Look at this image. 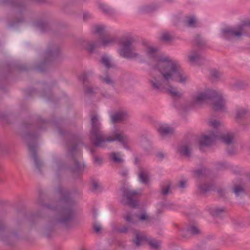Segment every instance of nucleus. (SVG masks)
Listing matches in <instances>:
<instances>
[{
	"label": "nucleus",
	"mask_w": 250,
	"mask_h": 250,
	"mask_svg": "<svg viewBox=\"0 0 250 250\" xmlns=\"http://www.w3.org/2000/svg\"><path fill=\"white\" fill-rule=\"evenodd\" d=\"M57 192L60 197L58 203L43 204L40 201L39 204L41 206L57 212L51 222L44 228L43 235L48 239L51 238L54 230L61 227L68 230L74 227L73 221L75 218L76 211L74 206L76 202L71 197V192L66 188H63L59 186Z\"/></svg>",
	"instance_id": "f257e3e1"
},
{
	"label": "nucleus",
	"mask_w": 250,
	"mask_h": 250,
	"mask_svg": "<svg viewBox=\"0 0 250 250\" xmlns=\"http://www.w3.org/2000/svg\"><path fill=\"white\" fill-rule=\"evenodd\" d=\"M47 124L54 125L58 129L59 135L62 137L68 133V132L62 129L63 127H65L66 122L62 118L46 120L38 117L36 123H33L30 121L25 122L21 126V137L27 142L28 150L32 153L31 157L35 166L40 173H42L43 163L39 159L37 154V139L39 136L38 131L45 129Z\"/></svg>",
	"instance_id": "f03ea898"
},
{
	"label": "nucleus",
	"mask_w": 250,
	"mask_h": 250,
	"mask_svg": "<svg viewBox=\"0 0 250 250\" xmlns=\"http://www.w3.org/2000/svg\"><path fill=\"white\" fill-rule=\"evenodd\" d=\"M153 68L159 71L164 80L168 83L170 80L179 78V82L185 83L187 78L179 62L167 56L160 57Z\"/></svg>",
	"instance_id": "7ed1b4c3"
},
{
	"label": "nucleus",
	"mask_w": 250,
	"mask_h": 250,
	"mask_svg": "<svg viewBox=\"0 0 250 250\" xmlns=\"http://www.w3.org/2000/svg\"><path fill=\"white\" fill-rule=\"evenodd\" d=\"M61 50L59 46L50 42L47 46L43 54V60L35 65L33 68L36 72L43 73L51 63L58 61L61 58Z\"/></svg>",
	"instance_id": "20e7f679"
},
{
	"label": "nucleus",
	"mask_w": 250,
	"mask_h": 250,
	"mask_svg": "<svg viewBox=\"0 0 250 250\" xmlns=\"http://www.w3.org/2000/svg\"><path fill=\"white\" fill-rule=\"evenodd\" d=\"M198 104L204 101L209 100L211 102L212 108L215 111L223 110L225 108V100L221 94L214 90H208L205 92L198 93L193 99Z\"/></svg>",
	"instance_id": "39448f33"
},
{
	"label": "nucleus",
	"mask_w": 250,
	"mask_h": 250,
	"mask_svg": "<svg viewBox=\"0 0 250 250\" xmlns=\"http://www.w3.org/2000/svg\"><path fill=\"white\" fill-rule=\"evenodd\" d=\"M0 5L10 7L14 10L15 15L20 17L17 20L10 22V26H15L24 21V19L21 16L26 11L27 9L26 4L24 1L18 0H0Z\"/></svg>",
	"instance_id": "423d86ee"
},
{
	"label": "nucleus",
	"mask_w": 250,
	"mask_h": 250,
	"mask_svg": "<svg viewBox=\"0 0 250 250\" xmlns=\"http://www.w3.org/2000/svg\"><path fill=\"white\" fill-rule=\"evenodd\" d=\"M91 121L90 140L95 146L99 147L105 142L103 131L101 130L102 125L99 116L96 114L91 116Z\"/></svg>",
	"instance_id": "0eeeda50"
},
{
	"label": "nucleus",
	"mask_w": 250,
	"mask_h": 250,
	"mask_svg": "<svg viewBox=\"0 0 250 250\" xmlns=\"http://www.w3.org/2000/svg\"><path fill=\"white\" fill-rule=\"evenodd\" d=\"M116 38L109 35L101 36L100 41H95L89 43L86 47V49L90 53H93L96 48L101 46L107 47L113 45L116 42Z\"/></svg>",
	"instance_id": "6e6552de"
},
{
	"label": "nucleus",
	"mask_w": 250,
	"mask_h": 250,
	"mask_svg": "<svg viewBox=\"0 0 250 250\" xmlns=\"http://www.w3.org/2000/svg\"><path fill=\"white\" fill-rule=\"evenodd\" d=\"M77 148L78 144H75L68 149V157L71 158L74 163V165L68 167V168L73 174L79 175L82 173L83 167L81 164L76 158Z\"/></svg>",
	"instance_id": "1a4fd4ad"
},
{
	"label": "nucleus",
	"mask_w": 250,
	"mask_h": 250,
	"mask_svg": "<svg viewBox=\"0 0 250 250\" xmlns=\"http://www.w3.org/2000/svg\"><path fill=\"white\" fill-rule=\"evenodd\" d=\"M244 26H250V20L245 21L238 27V31H235L232 28L227 27L222 30V37L225 40L230 41L233 37H239L242 35V31Z\"/></svg>",
	"instance_id": "9d476101"
},
{
	"label": "nucleus",
	"mask_w": 250,
	"mask_h": 250,
	"mask_svg": "<svg viewBox=\"0 0 250 250\" xmlns=\"http://www.w3.org/2000/svg\"><path fill=\"white\" fill-rule=\"evenodd\" d=\"M133 42V40L129 39L121 42L122 48L118 51L120 55L123 58H131L138 57V54L133 53L131 51V46Z\"/></svg>",
	"instance_id": "9b49d317"
},
{
	"label": "nucleus",
	"mask_w": 250,
	"mask_h": 250,
	"mask_svg": "<svg viewBox=\"0 0 250 250\" xmlns=\"http://www.w3.org/2000/svg\"><path fill=\"white\" fill-rule=\"evenodd\" d=\"M138 193L135 190H131L127 188H124L123 190V197L126 199L121 201L124 205H128L132 208H136L138 206V202L134 199V197L137 195Z\"/></svg>",
	"instance_id": "f8f14e48"
},
{
	"label": "nucleus",
	"mask_w": 250,
	"mask_h": 250,
	"mask_svg": "<svg viewBox=\"0 0 250 250\" xmlns=\"http://www.w3.org/2000/svg\"><path fill=\"white\" fill-rule=\"evenodd\" d=\"M218 135L212 132L208 135H204L199 141V148L201 151H203V147H208L209 146L213 141L218 139Z\"/></svg>",
	"instance_id": "ddd939ff"
},
{
	"label": "nucleus",
	"mask_w": 250,
	"mask_h": 250,
	"mask_svg": "<svg viewBox=\"0 0 250 250\" xmlns=\"http://www.w3.org/2000/svg\"><path fill=\"white\" fill-rule=\"evenodd\" d=\"M200 229L196 225H190L186 229L181 231V236L186 239L189 238L191 236H195L201 234Z\"/></svg>",
	"instance_id": "4468645a"
},
{
	"label": "nucleus",
	"mask_w": 250,
	"mask_h": 250,
	"mask_svg": "<svg viewBox=\"0 0 250 250\" xmlns=\"http://www.w3.org/2000/svg\"><path fill=\"white\" fill-rule=\"evenodd\" d=\"M189 61L194 64L201 65L206 61V58L201 55L200 51L197 50H192L190 55L188 56Z\"/></svg>",
	"instance_id": "2eb2a0df"
},
{
	"label": "nucleus",
	"mask_w": 250,
	"mask_h": 250,
	"mask_svg": "<svg viewBox=\"0 0 250 250\" xmlns=\"http://www.w3.org/2000/svg\"><path fill=\"white\" fill-rule=\"evenodd\" d=\"M105 142L103 143L101 146H99L100 147H104L105 146L106 143L107 142H112L115 141H117L121 143L125 147L126 146L127 138L126 136H123L121 133H115L114 137H112L111 136H109L107 137L106 139L104 138Z\"/></svg>",
	"instance_id": "dca6fc26"
},
{
	"label": "nucleus",
	"mask_w": 250,
	"mask_h": 250,
	"mask_svg": "<svg viewBox=\"0 0 250 250\" xmlns=\"http://www.w3.org/2000/svg\"><path fill=\"white\" fill-rule=\"evenodd\" d=\"M128 117V112L126 110H119L110 116L112 123H121L127 119Z\"/></svg>",
	"instance_id": "f3484780"
},
{
	"label": "nucleus",
	"mask_w": 250,
	"mask_h": 250,
	"mask_svg": "<svg viewBox=\"0 0 250 250\" xmlns=\"http://www.w3.org/2000/svg\"><path fill=\"white\" fill-rule=\"evenodd\" d=\"M56 84V82H54L50 85H47L45 82H42V84L43 86V90L41 94V96L49 101H53V96L52 93L50 91V89L54 85Z\"/></svg>",
	"instance_id": "a211bd4d"
},
{
	"label": "nucleus",
	"mask_w": 250,
	"mask_h": 250,
	"mask_svg": "<svg viewBox=\"0 0 250 250\" xmlns=\"http://www.w3.org/2000/svg\"><path fill=\"white\" fill-rule=\"evenodd\" d=\"M6 226L3 221L0 220V240L6 242L7 240L8 237L13 236L17 237L18 236V232L17 231L12 232L10 233L8 236L6 235Z\"/></svg>",
	"instance_id": "6ab92c4d"
},
{
	"label": "nucleus",
	"mask_w": 250,
	"mask_h": 250,
	"mask_svg": "<svg viewBox=\"0 0 250 250\" xmlns=\"http://www.w3.org/2000/svg\"><path fill=\"white\" fill-rule=\"evenodd\" d=\"M150 87L154 90L159 91L163 87V81L161 76H153L148 80Z\"/></svg>",
	"instance_id": "aec40b11"
},
{
	"label": "nucleus",
	"mask_w": 250,
	"mask_h": 250,
	"mask_svg": "<svg viewBox=\"0 0 250 250\" xmlns=\"http://www.w3.org/2000/svg\"><path fill=\"white\" fill-rule=\"evenodd\" d=\"M138 177L139 182L142 184L147 185L149 182L150 178L147 172L145 171L142 167L139 168Z\"/></svg>",
	"instance_id": "412c9836"
},
{
	"label": "nucleus",
	"mask_w": 250,
	"mask_h": 250,
	"mask_svg": "<svg viewBox=\"0 0 250 250\" xmlns=\"http://www.w3.org/2000/svg\"><path fill=\"white\" fill-rule=\"evenodd\" d=\"M34 25L42 33L46 32L50 29L48 22L45 20H38L34 23Z\"/></svg>",
	"instance_id": "4be33fe9"
},
{
	"label": "nucleus",
	"mask_w": 250,
	"mask_h": 250,
	"mask_svg": "<svg viewBox=\"0 0 250 250\" xmlns=\"http://www.w3.org/2000/svg\"><path fill=\"white\" fill-rule=\"evenodd\" d=\"M157 130L160 135L162 136L172 135L173 133V129L167 125H163L160 126Z\"/></svg>",
	"instance_id": "5701e85b"
},
{
	"label": "nucleus",
	"mask_w": 250,
	"mask_h": 250,
	"mask_svg": "<svg viewBox=\"0 0 250 250\" xmlns=\"http://www.w3.org/2000/svg\"><path fill=\"white\" fill-rule=\"evenodd\" d=\"M183 22L188 27L194 28L196 27L197 20L194 16H187L184 18Z\"/></svg>",
	"instance_id": "b1692460"
},
{
	"label": "nucleus",
	"mask_w": 250,
	"mask_h": 250,
	"mask_svg": "<svg viewBox=\"0 0 250 250\" xmlns=\"http://www.w3.org/2000/svg\"><path fill=\"white\" fill-rule=\"evenodd\" d=\"M214 185L212 183H204L198 186V189L202 193H205L207 192L214 189Z\"/></svg>",
	"instance_id": "393cba45"
},
{
	"label": "nucleus",
	"mask_w": 250,
	"mask_h": 250,
	"mask_svg": "<svg viewBox=\"0 0 250 250\" xmlns=\"http://www.w3.org/2000/svg\"><path fill=\"white\" fill-rule=\"evenodd\" d=\"M8 66L10 72L12 71L14 69H17L20 72L28 71L32 69V67L27 66L26 64H18L12 67L10 65L8 64Z\"/></svg>",
	"instance_id": "a878e982"
},
{
	"label": "nucleus",
	"mask_w": 250,
	"mask_h": 250,
	"mask_svg": "<svg viewBox=\"0 0 250 250\" xmlns=\"http://www.w3.org/2000/svg\"><path fill=\"white\" fill-rule=\"evenodd\" d=\"M178 152L183 156L189 158L191 155V149L187 146H181L178 147Z\"/></svg>",
	"instance_id": "bb28decb"
},
{
	"label": "nucleus",
	"mask_w": 250,
	"mask_h": 250,
	"mask_svg": "<svg viewBox=\"0 0 250 250\" xmlns=\"http://www.w3.org/2000/svg\"><path fill=\"white\" fill-rule=\"evenodd\" d=\"M158 8V6L155 4L146 5L141 8L140 12L143 14L151 13L155 11Z\"/></svg>",
	"instance_id": "cd10ccee"
},
{
	"label": "nucleus",
	"mask_w": 250,
	"mask_h": 250,
	"mask_svg": "<svg viewBox=\"0 0 250 250\" xmlns=\"http://www.w3.org/2000/svg\"><path fill=\"white\" fill-rule=\"evenodd\" d=\"M225 208H213L209 209L210 214L213 217H217L225 212Z\"/></svg>",
	"instance_id": "c85d7f7f"
},
{
	"label": "nucleus",
	"mask_w": 250,
	"mask_h": 250,
	"mask_svg": "<svg viewBox=\"0 0 250 250\" xmlns=\"http://www.w3.org/2000/svg\"><path fill=\"white\" fill-rule=\"evenodd\" d=\"M100 62L108 69L115 68L116 67L115 65L111 62L109 58L106 55H104L102 57Z\"/></svg>",
	"instance_id": "c756f323"
},
{
	"label": "nucleus",
	"mask_w": 250,
	"mask_h": 250,
	"mask_svg": "<svg viewBox=\"0 0 250 250\" xmlns=\"http://www.w3.org/2000/svg\"><path fill=\"white\" fill-rule=\"evenodd\" d=\"M140 143L142 147L146 151H148L152 148L151 142L146 137L142 138L141 140Z\"/></svg>",
	"instance_id": "7c9ffc66"
},
{
	"label": "nucleus",
	"mask_w": 250,
	"mask_h": 250,
	"mask_svg": "<svg viewBox=\"0 0 250 250\" xmlns=\"http://www.w3.org/2000/svg\"><path fill=\"white\" fill-rule=\"evenodd\" d=\"M148 238L145 236L140 235L138 231H135V239L133 242L137 246H140L144 241H147Z\"/></svg>",
	"instance_id": "2f4dec72"
},
{
	"label": "nucleus",
	"mask_w": 250,
	"mask_h": 250,
	"mask_svg": "<svg viewBox=\"0 0 250 250\" xmlns=\"http://www.w3.org/2000/svg\"><path fill=\"white\" fill-rule=\"evenodd\" d=\"M99 8L103 11L104 14L106 15L112 16L115 14V11L114 9L104 4H100Z\"/></svg>",
	"instance_id": "473e14b6"
},
{
	"label": "nucleus",
	"mask_w": 250,
	"mask_h": 250,
	"mask_svg": "<svg viewBox=\"0 0 250 250\" xmlns=\"http://www.w3.org/2000/svg\"><path fill=\"white\" fill-rule=\"evenodd\" d=\"M110 157L114 163L116 164H122L124 162V160L121 157L120 152H112L110 155Z\"/></svg>",
	"instance_id": "72a5a7b5"
},
{
	"label": "nucleus",
	"mask_w": 250,
	"mask_h": 250,
	"mask_svg": "<svg viewBox=\"0 0 250 250\" xmlns=\"http://www.w3.org/2000/svg\"><path fill=\"white\" fill-rule=\"evenodd\" d=\"M193 44L194 45L198 47H203L206 45V42L204 41L201 37L197 35L195 37L193 41Z\"/></svg>",
	"instance_id": "f704fd0d"
},
{
	"label": "nucleus",
	"mask_w": 250,
	"mask_h": 250,
	"mask_svg": "<svg viewBox=\"0 0 250 250\" xmlns=\"http://www.w3.org/2000/svg\"><path fill=\"white\" fill-rule=\"evenodd\" d=\"M222 142L227 145L232 144L234 142V138L230 134L224 135L221 136Z\"/></svg>",
	"instance_id": "c9c22d12"
},
{
	"label": "nucleus",
	"mask_w": 250,
	"mask_h": 250,
	"mask_svg": "<svg viewBox=\"0 0 250 250\" xmlns=\"http://www.w3.org/2000/svg\"><path fill=\"white\" fill-rule=\"evenodd\" d=\"M99 79L103 83H104L107 84L111 85L112 86H114V81L109 77L108 75H106L104 77L102 76H100Z\"/></svg>",
	"instance_id": "e433bc0d"
},
{
	"label": "nucleus",
	"mask_w": 250,
	"mask_h": 250,
	"mask_svg": "<svg viewBox=\"0 0 250 250\" xmlns=\"http://www.w3.org/2000/svg\"><path fill=\"white\" fill-rule=\"evenodd\" d=\"M248 110L247 108H240L238 109L236 111V118L237 119H241L245 117L248 114Z\"/></svg>",
	"instance_id": "4c0bfd02"
},
{
	"label": "nucleus",
	"mask_w": 250,
	"mask_h": 250,
	"mask_svg": "<svg viewBox=\"0 0 250 250\" xmlns=\"http://www.w3.org/2000/svg\"><path fill=\"white\" fill-rule=\"evenodd\" d=\"M208 169L206 167H202L193 171L194 174L198 177H200L204 176L208 171Z\"/></svg>",
	"instance_id": "58836bf2"
},
{
	"label": "nucleus",
	"mask_w": 250,
	"mask_h": 250,
	"mask_svg": "<svg viewBox=\"0 0 250 250\" xmlns=\"http://www.w3.org/2000/svg\"><path fill=\"white\" fill-rule=\"evenodd\" d=\"M147 242L150 246V247L153 249H158L160 246L161 244L160 241H157L152 239H148Z\"/></svg>",
	"instance_id": "ea45409f"
},
{
	"label": "nucleus",
	"mask_w": 250,
	"mask_h": 250,
	"mask_svg": "<svg viewBox=\"0 0 250 250\" xmlns=\"http://www.w3.org/2000/svg\"><path fill=\"white\" fill-rule=\"evenodd\" d=\"M233 192L236 196L240 195L241 194H244L245 193V190L241 186L236 185L234 187Z\"/></svg>",
	"instance_id": "a19ab883"
},
{
	"label": "nucleus",
	"mask_w": 250,
	"mask_h": 250,
	"mask_svg": "<svg viewBox=\"0 0 250 250\" xmlns=\"http://www.w3.org/2000/svg\"><path fill=\"white\" fill-rule=\"evenodd\" d=\"M168 92L173 98H179L181 96V94L177 91L175 88H174L172 86H170V88L168 90Z\"/></svg>",
	"instance_id": "79ce46f5"
},
{
	"label": "nucleus",
	"mask_w": 250,
	"mask_h": 250,
	"mask_svg": "<svg viewBox=\"0 0 250 250\" xmlns=\"http://www.w3.org/2000/svg\"><path fill=\"white\" fill-rule=\"evenodd\" d=\"M210 74L211 77L214 79H218L221 78L223 75L222 73L216 69L211 70L210 72Z\"/></svg>",
	"instance_id": "37998d69"
},
{
	"label": "nucleus",
	"mask_w": 250,
	"mask_h": 250,
	"mask_svg": "<svg viewBox=\"0 0 250 250\" xmlns=\"http://www.w3.org/2000/svg\"><path fill=\"white\" fill-rule=\"evenodd\" d=\"M128 227L126 226H124L122 228H113V230L116 232L122 233H126L128 231Z\"/></svg>",
	"instance_id": "c03bdc74"
},
{
	"label": "nucleus",
	"mask_w": 250,
	"mask_h": 250,
	"mask_svg": "<svg viewBox=\"0 0 250 250\" xmlns=\"http://www.w3.org/2000/svg\"><path fill=\"white\" fill-rule=\"evenodd\" d=\"M104 27L103 25H96L94 27V33L100 35V36H103L104 35H102L103 32L104 31Z\"/></svg>",
	"instance_id": "a18cd8bd"
},
{
	"label": "nucleus",
	"mask_w": 250,
	"mask_h": 250,
	"mask_svg": "<svg viewBox=\"0 0 250 250\" xmlns=\"http://www.w3.org/2000/svg\"><path fill=\"white\" fill-rule=\"evenodd\" d=\"M161 39L164 42H168L172 40V37L169 33L165 32L162 34Z\"/></svg>",
	"instance_id": "49530a36"
},
{
	"label": "nucleus",
	"mask_w": 250,
	"mask_h": 250,
	"mask_svg": "<svg viewBox=\"0 0 250 250\" xmlns=\"http://www.w3.org/2000/svg\"><path fill=\"white\" fill-rule=\"evenodd\" d=\"M37 92V91L36 89L32 88H28L25 90L26 95L27 97L32 96L34 94L36 93Z\"/></svg>",
	"instance_id": "de8ad7c7"
},
{
	"label": "nucleus",
	"mask_w": 250,
	"mask_h": 250,
	"mask_svg": "<svg viewBox=\"0 0 250 250\" xmlns=\"http://www.w3.org/2000/svg\"><path fill=\"white\" fill-rule=\"evenodd\" d=\"M124 219L129 224H135V221L133 220L132 215L130 213H127L123 217Z\"/></svg>",
	"instance_id": "09e8293b"
},
{
	"label": "nucleus",
	"mask_w": 250,
	"mask_h": 250,
	"mask_svg": "<svg viewBox=\"0 0 250 250\" xmlns=\"http://www.w3.org/2000/svg\"><path fill=\"white\" fill-rule=\"evenodd\" d=\"M139 218L141 221H146V222H149L151 220L150 218L146 213L141 214Z\"/></svg>",
	"instance_id": "8fccbe9b"
},
{
	"label": "nucleus",
	"mask_w": 250,
	"mask_h": 250,
	"mask_svg": "<svg viewBox=\"0 0 250 250\" xmlns=\"http://www.w3.org/2000/svg\"><path fill=\"white\" fill-rule=\"evenodd\" d=\"M208 125L214 128H217L220 125V122L219 121L213 120L208 122Z\"/></svg>",
	"instance_id": "3c124183"
},
{
	"label": "nucleus",
	"mask_w": 250,
	"mask_h": 250,
	"mask_svg": "<svg viewBox=\"0 0 250 250\" xmlns=\"http://www.w3.org/2000/svg\"><path fill=\"white\" fill-rule=\"evenodd\" d=\"M157 51V50L156 48H154L152 47H150L148 48V50L147 51V55L151 58L154 57L155 53Z\"/></svg>",
	"instance_id": "603ef678"
},
{
	"label": "nucleus",
	"mask_w": 250,
	"mask_h": 250,
	"mask_svg": "<svg viewBox=\"0 0 250 250\" xmlns=\"http://www.w3.org/2000/svg\"><path fill=\"white\" fill-rule=\"evenodd\" d=\"M40 217V214L39 213H36L34 214H31L29 216L27 217L28 219L29 222L32 223L35 220H37L38 218Z\"/></svg>",
	"instance_id": "864d4df0"
},
{
	"label": "nucleus",
	"mask_w": 250,
	"mask_h": 250,
	"mask_svg": "<svg viewBox=\"0 0 250 250\" xmlns=\"http://www.w3.org/2000/svg\"><path fill=\"white\" fill-rule=\"evenodd\" d=\"M228 164L226 162H218L216 163V167L218 169L221 170L227 167Z\"/></svg>",
	"instance_id": "5fc2aeb1"
},
{
	"label": "nucleus",
	"mask_w": 250,
	"mask_h": 250,
	"mask_svg": "<svg viewBox=\"0 0 250 250\" xmlns=\"http://www.w3.org/2000/svg\"><path fill=\"white\" fill-rule=\"evenodd\" d=\"M218 195L219 197L225 199L226 198V192L223 188H219L217 190Z\"/></svg>",
	"instance_id": "6e6d98bb"
},
{
	"label": "nucleus",
	"mask_w": 250,
	"mask_h": 250,
	"mask_svg": "<svg viewBox=\"0 0 250 250\" xmlns=\"http://www.w3.org/2000/svg\"><path fill=\"white\" fill-rule=\"evenodd\" d=\"M93 160H94V163L98 164L99 165H100L102 164V160H103L102 158L99 157L97 155H93Z\"/></svg>",
	"instance_id": "4d7b16f0"
},
{
	"label": "nucleus",
	"mask_w": 250,
	"mask_h": 250,
	"mask_svg": "<svg viewBox=\"0 0 250 250\" xmlns=\"http://www.w3.org/2000/svg\"><path fill=\"white\" fill-rule=\"evenodd\" d=\"M80 80L82 81L84 83L87 82L88 75L86 73H84L81 75L79 78Z\"/></svg>",
	"instance_id": "13d9d810"
},
{
	"label": "nucleus",
	"mask_w": 250,
	"mask_h": 250,
	"mask_svg": "<svg viewBox=\"0 0 250 250\" xmlns=\"http://www.w3.org/2000/svg\"><path fill=\"white\" fill-rule=\"evenodd\" d=\"M170 188V185L168 184L165 188L162 189V194L164 195H166L168 193V191Z\"/></svg>",
	"instance_id": "bf43d9fd"
},
{
	"label": "nucleus",
	"mask_w": 250,
	"mask_h": 250,
	"mask_svg": "<svg viewBox=\"0 0 250 250\" xmlns=\"http://www.w3.org/2000/svg\"><path fill=\"white\" fill-rule=\"evenodd\" d=\"M244 83L243 82L237 83L234 84V87L238 89H241L244 88Z\"/></svg>",
	"instance_id": "052dcab7"
},
{
	"label": "nucleus",
	"mask_w": 250,
	"mask_h": 250,
	"mask_svg": "<svg viewBox=\"0 0 250 250\" xmlns=\"http://www.w3.org/2000/svg\"><path fill=\"white\" fill-rule=\"evenodd\" d=\"M0 118L2 121H5L7 123H9L8 120L7 115L6 114L3 113H1L0 115Z\"/></svg>",
	"instance_id": "680f3d73"
},
{
	"label": "nucleus",
	"mask_w": 250,
	"mask_h": 250,
	"mask_svg": "<svg viewBox=\"0 0 250 250\" xmlns=\"http://www.w3.org/2000/svg\"><path fill=\"white\" fill-rule=\"evenodd\" d=\"M93 230L96 233H99L101 230V226L97 224H94L93 225Z\"/></svg>",
	"instance_id": "e2e57ef3"
},
{
	"label": "nucleus",
	"mask_w": 250,
	"mask_h": 250,
	"mask_svg": "<svg viewBox=\"0 0 250 250\" xmlns=\"http://www.w3.org/2000/svg\"><path fill=\"white\" fill-rule=\"evenodd\" d=\"M84 92L85 94H93L94 93V91L91 87L87 86Z\"/></svg>",
	"instance_id": "0e129e2a"
},
{
	"label": "nucleus",
	"mask_w": 250,
	"mask_h": 250,
	"mask_svg": "<svg viewBox=\"0 0 250 250\" xmlns=\"http://www.w3.org/2000/svg\"><path fill=\"white\" fill-rule=\"evenodd\" d=\"M65 168V165L63 164H60L59 166H58V171H57V174H58V176L59 177L60 175V171L63 169Z\"/></svg>",
	"instance_id": "69168bd1"
},
{
	"label": "nucleus",
	"mask_w": 250,
	"mask_h": 250,
	"mask_svg": "<svg viewBox=\"0 0 250 250\" xmlns=\"http://www.w3.org/2000/svg\"><path fill=\"white\" fill-rule=\"evenodd\" d=\"M227 151L229 155H232L235 153V149L233 147L227 148Z\"/></svg>",
	"instance_id": "338daca9"
},
{
	"label": "nucleus",
	"mask_w": 250,
	"mask_h": 250,
	"mask_svg": "<svg viewBox=\"0 0 250 250\" xmlns=\"http://www.w3.org/2000/svg\"><path fill=\"white\" fill-rule=\"evenodd\" d=\"M90 18V15L88 13H85L83 15V19L84 21H86Z\"/></svg>",
	"instance_id": "774afa93"
}]
</instances>
